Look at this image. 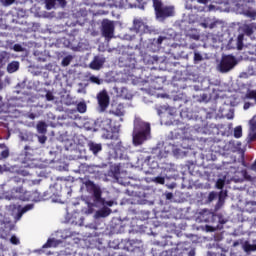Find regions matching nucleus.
Here are the masks:
<instances>
[{
	"label": "nucleus",
	"mask_w": 256,
	"mask_h": 256,
	"mask_svg": "<svg viewBox=\"0 0 256 256\" xmlns=\"http://www.w3.org/2000/svg\"><path fill=\"white\" fill-rule=\"evenodd\" d=\"M200 219L201 221H203L204 223H216L217 219H219V216L217 214H215V212L207 210V209H203L200 212Z\"/></svg>",
	"instance_id": "11"
},
{
	"label": "nucleus",
	"mask_w": 256,
	"mask_h": 256,
	"mask_svg": "<svg viewBox=\"0 0 256 256\" xmlns=\"http://www.w3.org/2000/svg\"><path fill=\"white\" fill-rule=\"evenodd\" d=\"M57 0H45L46 9L51 10L55 7V3Z\"/></svg>",
	"instance_id": "30"
},
{
	"label": "nucleus",
	"mask_w": 256,
	"mask_h": 256,
	"mask_svg": "<svg viewBox=\"0 0 256 256\" xmlns=\"http://www.w3.org/2000/svg\"><path fill=\"white\" fill-rule=\"evenodd\" d=\"M12 181H14V183H16V184H19V183L23 184V183H25V179L20 178L18 176L13 177Z\"/></svg>",
	"instance_id": "36"
},
{
	"label": "nucleus",
	"mask_w": 256,
	"mask_h": 256,
	"mask_svg": "<svg viewBox=\"0 0 256 256\" xmlns=\"http://www.w3.org/2000/svg\"><path fill=\"white\" fill-rule=\"evenodd\" d=\"M114 204H115V202H113V201H106L104 203V205H107V207H113Z\"/></svg>",
	"instance_id": "46"
},
{
	"label": "nucleus",
	"mask_w": 256,
	"mask_h": 256,
	"mask_svg": "<svg viewBox=\"0 0 256 256\" xmlns=\"http://www.w3.org/2000/svg\"><path fill=\"white\" fill-rule=\"evenodd\" d=\"M201 27H203L204 29H207L209 27V24L208 23H205V22H202L201 24Z\"/></svg>",
	"instance_id": "51"
},
{
	"label": "nucleus",
	"mask_w": 256,
	"mask_h": 256,
	"mask_svg": "<svg viewBox=\"0 0 256 256\" xmlns=\"http://www.w3.org/2000/svg\"><path fill=\"white\" fill-rule=\"evenodd\" d=\"M209 29H215V27H217V22H212L209 24Z\"/></svg>",
	"instance_id": "47"
},
{
	"label": "nucleus",
	"mask_w": 256,
	"mask_h": 256,
	"mask_svg": "<svg viewBox=\"0 0 256 256\" xmlns=\"http://www.w3.org/2000/svg\"><path fill=\"white\" fill-rule=\"evenodd\" d=\"M111 141L107 144L109 149L114 152L112 154L113 159H119L120 161H129V156L127 155V148L123 146L121 138H119V133H114L111 136Z\"/></svg>",
	"instance_id": "2"
},
{
	"label": "nucleus",
	"mask_w": 256,
	"mask_h": 256,
	"mask_svg": "<svg viewBox=\"0 0 256 256\" xmlns=\"http://www.w3.org/2000/svg\"><path fill=\"white\" fill-rule=\"evenodd\" d=\"M41 183V180H32L30 185H39Z\"/></svg>",
	"instance_id": "49"
},
{
	"label": "nucleus",
	"mask_w": 256,
	"mask_h": 256,
	"mask_svg": "<svg viewBox=\"0 0 256 256\" xmlns=\"http://www.w3.org/2000/svg\"><path fill=\"white\" fill-rule=\"evenodd\" d=\"M243 33H244V35H247L248 37H251V35H253V33H254L253 26L245 25L243 27Z\"/></svg>",
	"instance_id": "23"
},
{
	"label": "nucleus",
	"mask_w": 256,
	"mask_h": 256,
	"mask_svg": "<svg viewBox=\"0 0 256 256\" xmlns=\"http://www.w3.org/2000/svg\"><path fill=\"white\" fill-rule=\"evenodd\" d=\"M112 123H113V120H111V118H103V119L99 122V127H100V129H102L103 131H109L110 129L113 128Z\"/></svg>",
	"instance_id": "12"
},
{
	"label": "nucleus",
	"mask_w": 256,
	"mask_h": 256,
	"mask_svg": "<svg viewBox=\"0 0 256 256\" xmlns=\"http://www.w3.org/2000/svg\"><path fill=\"white\" fill-rule=\"evenodd\" d=\"M84 185L89 193H93L94 203H104L103 192L101 191V187L97 186L95 182L91 180H86Z\"/></svg>",
	"instance_id": "6"
},
{
	"label": "nucleus",
	"mask_w": 256,
	"mask_h": 256,
	"mask_svg": "<svg viewBox=\"0 0 256 256\" xmlns=\"http://www.w3.org/2000/svg\"><path fill=\"white\" fill-rule=\"evenodd\" d=\"M34 205L33 204H28V205H25L23 208H22V213H27V211H31V209H33Z\"/></svg>",
	"instance_id": "39"
},
{
	"label": "nucleus",
	"mask_w": 256,
	"mask_h": 256,
	"mask_svg": "<svg viewBox=\"0 0 256 256\" xmlns=\"http://www.w3.org/2000/svg\"><path fill=\"white\" fill-rule=\"evenodd\" d=\"M97 101L98 105L100 107V111L103 113L104 111H107V107H109V94L107 93V90H102L97 94Z\"/></svg>",
	"instance_id": "10"
},
{
	"label": "nucleus",
	"mask_w": 256,
	"mask_h": 256,
	"mask_svg": "<svg viewBox=\"0 0 256 256\" xmlns=\"http://www.w3.org/2000/svg\"><path fill=\"white\" fill-rule=\"evenodd\" d=\"M154 182L158 183V185H165V178L163 176L155 177Z\"/></svg>",
	"instance_id": "31"
},
{
	"label": "nucleus",
	"mask_w": 256,
	"mask_h": 256,
	"mask_svg": "<svg viewBox=\"0 0 256 256\" xmlns=\"http://www.w3.org/2000/svg\"><path fill=\"white\" fill-rule=\"evenodd\" d=\"M225 197H227V194L223 193V191H221L218 195V203H224Z\"/></svg>",
	"instance_id": "33"
},
{
	"label": "nucleus",
	"mask_w": 256,
	"mask_h": 256,
	"mask_svg": "<svg viewBox=\"0 0 256 256\" xmlns=\"http://www.w3.org/2000/svg\"><path fill=\"white\" fill-rule=\"evenodd\" d=\"M245 179H247L248 181H251V176L247 175V172H245L244 174Z\"/></svg>",
	"instance_id": "53"
},
{
	"label": "nucleus",
	"mask_w": 256,
	"mask_h": 256,
	"mask_svg": "<svg viewBox=\"0 0 256 256\" xmlns=\"http://www.w3.org/2000/svg\"><path fill=\"white\" fill-rule=\"evenodd\" d=\"M73 57L72 56H66L62 59V66L63 67H68V65L71 64Z\"/></svg>",
	"instance_id": "29"
},
{
	"label": "nucleus",
	"mask_w": 256,
	"mask_h": 256,
	"mask_svg": "<svg viewBox=\"0 0 256 256\" xmlns=\"http://www.w3.org/2000/svg\"><path fill=\"white\" fill-rule=\"evenodd\" d=\"M217 197V192H210L208 195V201L211 203V201H215V198Z\"/></svg>",
	"instance_id": "38"
},
{
	"label": "nucleus",
	"mask_w": 256,
	"mask_h": 256,
	"mask_svg": "<svg viewBox=\"0 0 256 256\" xmlns=\"http://www.w3.org/2000/svg\"><path fill=\"white\" fill-rule=\"evenodd\" d=\"M7 71L9 73H15L19 71V62L18 61H12L7 65Z\"/></svg>",
	"instance_id": "17"
},
{
	"label": "nucleus",
	"mask_w": 256,
	"mask_h": 256,
	"mask_svg": "<svg viewBox=\"0 0 256 256\" xmlns=\"http://www.w3.org/2000/svg\"><path fill=\"white\" fill-rule=\"evenodd\" d=\"M252 49H254V50L249 52L250 55H256V44L252 46Z\"/></svg>",
	"instance_id": "48"
},
{
	"label": "nucleus",
	"mask_w": 256,
	"mask_h": 256,
	"mask_svg": "<svg viewBox=\"0 0 256 256\" xmlns=\"http://www.w3.org/2000/svg\"><path fill=\"white\" fill-rule=\"evenodd\" d=\"M88 148H89V151L93 153V155H98L100 151H103V146L95 142L88 143Z\"/></svg>",
	"instance_id": "14"
},
{
	"label": "nucleus",
	"mask_w": 256,
	"mask_h": 256,
	"mask_svg": "<svg viewBox=\"0 0 256 256\" xmlns=\"http://www.w3.org/2000/svg\"><path fill=\"white\" fill-rule=\"evenodd\" d=\"M9 157V149H5L0 153V159H7Z\"/></svg>",
	"instance_id": "35"
},
{
	"label": "nucleus",
	"mask_w": 256,
	"mask_h": 256,
	"mask_svg": "<svg viewBox=\"0 0 256 256\" xmlns=\"http://www.w3.org/2000/svg\"><path fill=\"white\" fill-rule=\"evenodd\" d=\"M103 67V63H101V60H94L90 63V68L94 70H99Z\"/></svg>",
	"instance_id": "22"
},
{
	"label": "nucleus",
	"mask_w": 256,
	"mask_h": 256,
	"mask_svg": "<svg viewBox=\"0 0 256 256\" xmlns=\"http://www.w3.org/2000/svg\"><path fill=\"white\" fill-rule=\"evenodd\" d=\"M102 37H105V39H113L115 36V24L111 20H103L102 21Z\"/></svg>",
	"instance_id": "8"
},
{
	"label": "nucleus",
	"mask_w": 256,
	"mask_h": 256,
	"mask_svg": "<svg viewBox=\"0 0 256 256\" xmlns=\"http://www.w3.org/2000/svg\"><path fill=\"white\" fill-rule=\"evenodd\" d=\"M149 135H151V124L142 121L141 118H136L134 120L133 144L143 145Z\"/></svg>",
	"instance_id": "1"
},
{
	"label": "nucleus",
	"mask_w": 256,
	"mask_h": 256,
	"mask_svg": "<svg viewBox=\"0 0 256 256\" xmlns=\"http://www.w3.org/2000/svg\"><path fill=\"white\" fill-rule=\"evenodd\" d=\"M166 199H167L168 201H171V199H173V193L167 192V193H166Z\"/></svg>",
	"instance_id": "44"
},
{
	"label": "nucleus",
	"mask_w": 256,
	"mask_h": 256,
	"mask_svg": "<svg viewBox=\"0 0 256 256\" xmlns=\"http://www.w3.org/2000/svg\"><path fill=\"white\" fill-rule=\"evenodd\" d=\"M235 65H237V60L235 59V56H224L222 57V60L220 62V71L221 73H228V71H231V69H233Z\"/></svg>",
	"instance_id": "9"
},
{
	"label": "nucleus",
	"mask_w": 256,
	"mask_h": 256,
	"mask_svg": "<svg viewBox=\"0 0 256 256\" xmlns=\"http://www.w3.org/2000/svg\"><path fill=\"white\" fill-rule=\"evenodd\" d=\"M112 114L117 117H123V115H125V106L123 104H118L116 109L112 111Z\"/></svg>",
	"instance_id": "16"
},
{
	"label": "nucleus",
	"mask_w": 256,
	"mask_h": 256,
	"mask_svg": "<svg viewBox=\"0 0 256 256\" xmlns=\"http://www.w3.org/2000/svg\"><path fill=\"white\" fill-rule=\"evenodd\" d=\"M9 61V53L3 51L0 53V68L3 67Z\"/></svg>",
	"instance_id": "19"
},
{
	"label": "nucleus",
	"mask_w": 256,
	"mask_h": 256,
	"mask_svg": "<svg viewBox=\"0 0 256 256\" xmlns=\"http://www.w3.org/2000/svg\"><path fill=\"white\" fill-rule=\"evenodd\" d=\"M89 81L91 83H94L95 85H101V83H103V80L99 79V77L94 75L90 76Z\"/></svg>",
	"instance_id": "28"
},
{
	"label": "nucleus",
	"mask_w": 256,
	"mask_h": 256,
	"mask_svg": "<svg viewBox=\"0 0 256 256\" xmlns=\"http://www.w3.org/2000/svg\"><path fill=\"white\" fill-rule=\"evenodd\" d=\"M174 245V248L162 251L161 256H185L187 242H175Z\"/></svg>",
	"instance_id": "7"
},
{
	"label": "nucleus",
	"mask_w": 256,
	"mask_h": 256,
	"mask_svg": "<svg viewBox=\"0 0 256 256\" xmlns=\"http://www.w3.org/2000/svg\"><path fill=\"white\" fill-rule=\"evenodd\" d=\"M152 1L157 19H168V17H173V15H175V7L163 6V2H161V0Z\"/></svg>",
	"instance_id": "3"
},
{
	"label": "nucleus",
	"mask_w": 256,
	"mask_h": 256,
	"mask_svg": "<svg viewBox=\"0 0 256 256\" xmlns=\"http://www.w3.org/2000/svg\"><path fill=\"white\" fill-rule=\"evenodd\" d=\"M38 141L43 145L47 141V136H39Z\"/></svg>",
	"instance_id": "43"
},
{
	"label": "nucleus",
	"mask_w": 256,
	"mask_h": 256,
	"mask_svg": "<svg viewBox=\"0 0 256 256\" xmlns=\"http://www.w3.org/2000/svg\"><path fill=\"white\" fill-rule=\"evenodd\" d=\"M10 243H12V245H19L21 242L19 241V238H17V236L13 235L10 238Z\"/></svg>",
	"instance_id": "34"
},
{
	"label": "nucleus",
	"mask_w": 256,
	"mask_h": 256,
	"mask_svg": "<svg viewBox=\"0 0 256 256\" xmlns=\"http://www.w3.org/2000/svg\"><path fill=\"white\" fill-rule=\"evenodd\" d=\"M46 100H48V101H54L55 100V96L53 95V93L51 91H48L46 93Z\"/></svg>",
	"instance_id": "40"
},
{
	"label": "nucleus",
	"mask_w": 256,
	"mask_h": 256,
	"mask_svg": "<svg viewBox=\"0 0 256 256\" xmlns=\"http://www.w3.org/2000/svg\"><path fill=\"white\" fill-rule=\"evenodd\" d=\"M116 247H117V249H119V245H117Z\"/></svg>",
	"instance_id": "60"
},
{
	"label": "nucleus",
	"mask_w": 256,
	"mask_h": 256,
	"mask_svg": "<svg viewBox=\"0 0 256 256\" xmlns=\"http://www.w3.org/2000/svg\"><path fill=\"white\" fill-rule=\"evenodd\" d=\"M253 141H256V132L250 130V132L247 136V143H253Z\"/></svg>",
	"instance_id": "27"
},
{
	"label": "nucleus",
	"mask_w": 256,
	"mask_h": 256,
	"mask_svg": "<svg viewBox=\"0 0 256 256\" xmlns=\"http://www.w3.org/2000/svg\"><path fill=\"white\" fill-rule=\"evenodd\" d=\"M251 107V104L249 102L244 104V109L247 110Z\"/></svg>",
	"instance_id": "52"
},
{
	"label": "nucleus",
	"mask_w": 256,
	"mask_h": 256,
	"mask_svg": "<svg viewBox=\"0 0 256 256\" xmlns=\"http://www.w3.org/2000/svg\"><path fill=\"white\" fill-rule=\"evenodd\" d=\"M127 245H133V243H131V240L127 241Z\"/></svg>",
	"instance_id": "57"
},
{
	"label": "nucleus",
	"mask_w": 256,
	"mask_h": 256,
	"mask_svg": "<svg viewBox=\"0 0 256 256\" xmlns=\"http://www.w3.org/2000/svg\"><path fill=\"white\" fill-rule=\"evenodd\" d=\"M165 39H167V37L165 36H159L157 39L154 38L150 44V47L153 48L154 45V49L153 51H159V49H161V45L163 44V41H165Z\"/></svg>",
	"instance_id": "13"
},
{
	"label": "nucleus",
	"mask_w": 256,
	"mask_h": 256,
	"mask_svg": "<svg viewBox=\"0 0 256 256\" xmlns=\"http://www.w3.org/2000/svg\"><path fill=\"white\" fill-rule=\"evenodd\" d=\"M216 187H217V189H223V187H225V181L222 180V179H219V180L216 182Z\"/></svg>",
	"instance_id": "37"
},
{
	"label": "nucleus",
	"mask_w": 256,
	"mask_h": 256,
	"mask_svg": "<svg viewBox=\"0 0 256 256\" xmlns=\"http://www.w3.org/2000/svg\"><path fill=\"white\" fill-rule=\"evenodd\" d=\"M250 131H255L256 132V120H251L250 121Z\"/></svg>",
	"instance_id": "41"
},
{
	"label": "nucleus",
	"mask_w": 256,
	"mask_h": 256,
	"mask_svg": "<svg viewBox=\"0 0 256 256\" xmlns=\"http://www.w3.org/2000/svg\"><path fill=\"white\" fill-rule=\"evenodd\" d=\"M132 30L134 33L145 35L151 33V27L147 24V18H134Z\"/></svg>",
	"instance_id": "5"
},
{
	"label": "nucleus",
	"mask_w": 256,
	"mask_h": 256,
	"mask_svg": "<svg viewBox=\"0 0 256 256\" xmlns=\"http://www.w3.org/2000/svg\"><path fill=\"white\" fill-rule=\"evenodd\" d=\"M59 246V240L55 238H49L47 242L42 246V249H49L51 247H58Z\"/></svg>",
	"instance_id": "15"
},
{
	"label": "nucleus",
	"mask_w": 256,
	"mask_h": 256,
	"mask_svg": "<svg viewBox=\"0 0 256 256\" xmlns=\"http://www.w3.org/2000/svg\"><path fill=\"white\" fill-rule=\"evenodd\" d=\"M245 39V35L244 34H239L236 40V45H237V49L238 51H241L243 49V41Z\"/></svg>",
	"instance_id": "21"
},
{
	"label": "nucleus",
	"mask_w": 256,
	"mask_h": 256,
	"mask_svg": "<svg viewBox=\"0 0 256 256\" xmlns=\"http://www.w3.org/2000/svg\"><path fill=\"white\" fill-rule=\"evenodd\" d=\"M199 3H204V5H205V4L209 3V0H199Z\"/></svg>",
	"instance_id": "54"
},
{
	"label": "nucleus",
	"mask_w": 256,
	"mask_h": 256,
	"mask_svg": "<svg viewBox=\"0 0 256 256\" xmlns=\"http://www.w3.org/2000/svg\"><path fill=\"white\" fill-rule=\"evenodd\" d=\"M12 191L14 193H19L17 198L20 201H34L37 203V201H41V193H39L37 190L35 191H25L23 189V186H19L17 188H13Z\"/></svg>",
	"instance_id": "4"
},
{
	"label": "nucleus",
	"mask_w": 256,
	"mask_h": 256,
	"mask_svg": "<svg viewBox=\"0 0 256 256\" xmlns=\"http://www.w3.org/2000/svg\"><path fill=\"white\" fill-rule=\"evenodd\" d=\"M234 137L235 139H241L243 137V128L241 126H237L234 129Z\"/></svg>",
	"instance_id": "24"
},
{
	"label": "nucleus",
	"mask_w": 256,
	"mask_h": 256,
	"mask_svg": "<svg viewBox=\"0 0 256 256\" xmlns=\"http://www.w3.org/2000/svg\"><path fill=\"white\" fill-rule=\"evenodd\" d=\"M24 149H25V151H29L31 149V147L30 146H25Z\"/></svg>",
	"instance_id": "55"
},
{
	"label": "nucleus",
	"mask_w": 256,
	"mask_h": 256,
	"mask_svg": "<svg viewBox=\"0 0 256 256\" xmlns=\"http://www.w3.org/2000/svg\"><path fill=\"white\" fill-rule=\"evenodd\" d=\"M28 117H29V119L33 120L37 117V115H35V113H30V114H28Z\"/></svg>",
	"instance_id": "50"
},
{
	"label": "nucleus",
	"mask_w": 256,
	"mask_h": 256,
	"mask_svg": "<svg viewBox=\"0 0 256 256\" xmlns=\"http://www.w3.org/2000/svg\"><path fill=\"white\" fill-rule=\"evenodd\" d=\"M15 3V0H4L5 5H13Z\"/></svg>",
	"instance_id": "45"
},
{
	"label": "nucleus",
	"mask_w": 256,
	"mask_h": 256,
	"mask_svg": "<svg viewBox=\"0 0 256 256\" xmlns=\"http://www.w3.org/2000/svg\"><path fill=\"white\" fill-rule=\"evenodd\" d=\"M200 61H203V56L199 54V52L194 53V63H199Z\"/></svg>",
	"instance_id": "32"
},
{
	"label": "nucleus",
	"mask_w": 256,
	"mask_h": 256,
	"mask_svg": "<svg viewBox=\"0 0 256 256\" xmlns=\"http://www.w3.org/2000/svg\"><path fill=\"white\" fill-rule=\"evenodd\" d=\"M127 251H129V246H126Z\"/></svg>",
	"instance_id": "58"
},
{
	"label": "nucleus",
	"mask_w": 256,
	"mask_h": 256,
	"mask_svg": "<svg viewBox=\"0 0 256 256\" xmlns=\"http://www.w3.org/2000/svg\"><path fill=\"white\" fill-rule=\"evenodd\" d=\"M189 255H190V256H195V252H194V251H190V252H189Z\"/></svg>",
	"instance_id": "56"
},
{
	"label": "nucleus",
	"mask_w": 256,
	"mask_h": 256,
	"mask_svg": "<svg viewBox=\"0 0 256 256\" xmlns=\"http://www.w3.org/2000/svg\"><path fill=\"white\" fill-rule=\"evenodd\" d=\"M96 215L98 217H109V215H111V209L109 207H103L96 212Z\"/></svg>",
	"instance_id": "18"
},
{
	"label": "nucleus",
	"mask_w": 256,
	"mask_h": 256,
	"mask_svg": "<svg viewBox=\"0 0 256 256\" xmlns=\"http://www.w3.org/2000/svg\"><path fill=\"white\" fill-rule=\"evenodd\" d=\"M37 131L38 133L45 135V133H47V124L45 122H38Z\"/></svg>",
	"instance_id": "20"
},
{
	"label": "nucleus",
	"mask_w": 256,
	"mask_h": 256,
	"mask_svg": "<svg viewBox=\"0 0 256 256\" xmlns=\"http://www.w3.org/2000/svg\"><path fill=\"white\" fill-rule=\"evenodd\" d=\"M179 129H176L174 131H171L169 134V139H179V137H181V132H179Z\"/></svg>",
	"instance_id": "26"
},
{
	"label": "nucleus",
	"mask_w": 256,
	"mask_h": 256,
	"mask_svg": "<svg viewBox=\"0 0 256 256\" xmlns=\"http://www.w3.org/2000/svg\"><path fill=\"white\" fill-rule=\"evenodd\" d=\"M195 39H199V36H197Z\"/></svg>",
	"instance_id": "59"
},
{
	"label": "nucleus",
	"mask_w": 256,
	"mask_h": 256,
	"mask_svg": "<svg viewBox=\"0 0 256 256\" xmlns=\"http://www.w3.org/2000/svg\"><path fill=\"white\" fill-rule=\"evenodd\" d=\"M78 113H85L87 111V104L85 102H79L77 104Z\"/></svg>",
	"instance_id": "25"
},
{
	"label": "nucleus",
	"mask_w": 256,
	"mask_h": 256,
	"mask_svg": "<svg viewBox=\"0 0 256 256\" xmlns=\"http://www.w3.org/2000/svg\"><path fill=\"white\" fill-rule=\"evenodd\" d=\"M14 51H16L18 53L23 51V46H21L20 44H15L14 45Z\"/></svg>",
	"instance_id": "42"
}]
</instances>
